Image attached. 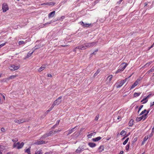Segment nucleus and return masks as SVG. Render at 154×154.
<instances>
[{
    "label": "nucleus",
    "mask_w": 154,
    "mask_h": 154,
    "mask_svg": "<svg viewBox=\"0 0 154 154\" xmlns=\"http://www.w3.org/2000/svg\"><path fill=\"white\" fill-rule=\"evenodd\" d=\"M96 44L95 42H93L91 43H86L84 45L79 46L76 47L74 50L73 51H75L77 49H79L82 50L86 49L87 48L91 47Z\"/></svg>",
    "instance_id": "1"
},
{
    "label": "nucleus",
    "mask_w": 154,
    "mask_h": 154,
    "mask_svg": "<svg viewBox=\"0 0 154 154\" xmlns=\"http://www.w3.org/2000/svg\"><path fill=\"white\" fill-rule=\"evenodd\" d=\"M24 143L22 142L20 143V142H18L17 143H14L13 145V147H16L17 149H20L22 148L24 145Z\"/></svg>",
    "instance_id": "2"
},
{
    "label": "nucleus",
    "mask_w": 154,
    "mask_h": 154,
    "mask_svg": "<svg viewBox=\"0 0 154 154\" xmlns=\"http://www.w3.org/2000/svg\"><path fill=\"white\" fill-rule=\"evenodd\" d=\"M62 98V96H60L55 100L52 104L53 106H54L56 105H58L60 104L61 102V99Z\"/></svg>",
    "instance_id": "3"
},
{
    "label": "nucleus",
    "mask_w": 154,
    "mask_h": 154,
    "mask_svg": "<svg viewBox=\"0 0 154 154\" xmlns=\"http://www.w3.org/2000/svg\"><path fill=\"white\" fill-rule=\"evenodd\" d=\"M29 121V119H25L22 118L21 119H15L14 120V122L15 123L20 124L24 122H28Z\"/></svg>",
    "instance_id": "4"
},
{
    "label": "nucleus",
    "mask_w": 154,
    "mask_h": 154,
    "mask_svg": "<svg viewBox=\"0 0 154 154\" xmlns=\"http://www.w3.org/2000/svg\"><path fill=\"white\" fill-rule=\"evenodd\" d=\"M123 64H125V65L123 66H121L120 68L116 72V73H118L120 72L123 71L124 70L127 66V64L125 63H123L121 64V65Z\"/></svg>",
    "instance_id": "5"
},
{
    "label": "nucleus",
    "mask_w": 154,
    "mask_h": 154,
    "mask_svg": "<svg viewBox=\"0 0 154 154\" xmlns=\"http://www.w3.org/2000/svg\"><path fill=\"white\" fill-rule=\"evenodd\" d=\"M128 80V78H126L124 80L121 81L119 84H116V88H119L121 87Z\"/></svg>",
    "instance_id": "6"
},
{
    "label": "nucleus",
    "mask_w": 154,
    "mask_h": 154,
    "mask_svg": "<svg viewBox=\"0 0 154 154\" xmlns=\"http://www.w3.org/2000/svg\"><path fill=\"white\" fill-rule=\"evenodd\" d=\"M20 67V66H17L14 65H12L9 67V69L11 70L14 71L18 69Z\"/></svg>",
    "instance_id": "7"
},
{
    "label": "nucleus",
    "mask_w": 154,
    "mask_h": 154,
    "mask_svg": "<svg viewBox=\"0 0 154 154\" xmlns=\"http://www.w3.org/2000/svg\"><path fill=\"white\" fill-rule=\"evenodd\" d=\"M2 9L3 12H5L8 10V7L7 4L5 3L2 5Z\"/></svg>",
    "instance_id": "8"
},
{
    "label": "nucleus",
    "mask_w": 154,
    "mask_h": 154,
    "mask_svg": "<svg viewBox=\"0 0 154 154\" xmlns=\"http://www.w3.org/2000/svg\"><path fill=\"white\" fill-rule=\"evenodd\" d=\"M147 116H146V114H144L141 116L140 117H137L136 119V121L137 122H138L142 120L143 118V120H144L146 118H147Z\"/></svg>",
    "instance_id": "9"
},
{
    "label": "nucleus",
    "mask_w": 154,
    "mask_h": 154,
    "mask_svg": "<svg viewBox=\"0 0 154 154\" xmlns=\"http://www.w3.org/2000/svg\"><path fill=\"white\" fill-rule=\"evenodd\" d=\"M79 23L82 26L85 27H87L89 26L91 24L88 23H85L84 22L82 21H81Z\"/></svg>",
    "instance_id": "10"
},
{
    "label": "nucleus",
    "mask_w": 154,
    "mask_h": 154,
    "mask_svg": "<svg viewBox=\"0 0 154 154\" xmlns=\"http://www.w3.org/2000/svg\"><path fill=\"white\" fill-rule=\"evenodd\" d=\"M55 11H53L50 12L48 14V17L49 18L53 17L55 15Z\"/></svg>",
    "instance_id": "11"
},
{
    "label": "nucleus",
    "mask_w": 154,
    "mask_h": 154,
    "mask_svg": "<svg viewBox=\"0 0 154 154\" xmlns=\"http://www.w3.org/2000/svg\"><path fill=\"white\" fill-rule=\"evenodd\" d=\"M77 126L73 128H72L71 130H70L68 131V133L67 135H69V134H71V133L72 132L74 131H75L76 130V127Z\"/></svg>",
    "instance_id": "12"
},
{
    "label": "nucleus",
    "mask_w": 154,
    "mask_h": 154,
    "mask_svg": "<svg viewBox=\"0 0 154 154\" xmlns=\"http://www.w3.org/2000/svg\"><path fill=\"white\" fill-rule=\"evenodd\" d=\"M43 143H45V142L43 140L37 141L35 143V144L37 145H40Z\"/></svg>",
    "instance_id": "13"
},
{
    "label": "nucleus",
    "mask_w": 154,
    "mask_h": 154,
    "mask_svg": "<svg viewBox=\"0 0 154 154\" xmlns=\"http://www.w3.org/2000/svg\"><path fill=\"white\" fill-rule=\"evenodd\" d=\"M84 149V148H83L82 147H79L76 150V152L77 153H79L83 151V149Z\"/></svg>",
    "instance_id": "14"
},
{
    "label": "nucleus",
    "mask_w": 154,
    "mask_h": 154,
    "mask_svg": "<svg viewBox=\"0 0 154 154\" xmlns=\"http://www.w3.org/2000/svg\"><path fill=\"white\" fill-rule=\"evenodd\" d=\"M55 4V3L53 2H51L45 3L43 4L42 5H54Z\"/></svg>",
    "instance_id": "15"
},
{
    "label": "nucleus",
    "mask_w": 154,
    "mask_h": 154,
    "mask_svg": "<svg viewBox=\"0 0 154 154\" xmlns=\"http://www.w3.org/2000/svg\"><path fill=\"white\" fill-rule=\"evenodd\" d=\"M45 65H43L40 68L38 69V71L39 72H41L43 71L45 68Z\"/></svg>",
    "instance_id": "16"
},
{
    "label": "nucleus",
    "mask_w": 154,
    "mask_h": 154,
    "mask_svg": "<svg viewBox=\"0 0 154 154\" xmlns=\"http://www.w3.org/2000/svg\"><path fill=\"white\" fill-rule=\"evenodd\" d=\"M138 84V83H137V81H135L134 83L132 85L131 88H130V90H131L133 88L135 87Z\"/></svg>",
    "instance_id": "17"
},
{
    "label": "nucleus",
    "mask_w": 154,
    "mask_h": 154,
    "mask_svg": "<svg viewBox=\"0 0 154 154\" xmlns=\"http://www.w3.org/2000/svg\"><path fill=\"white\" fill-rule=\"evenodd\" d=\"M17 76V75H11L10 76L9 78H7V79H8V80H9L10 79H12L16 77Z\"/></svg>",
    "instance_id": "18"
},
{
    "label": "nucleus",
    "mask_w": 154,
    "mask_h": 154,
    "mask_svg": "<svg viewBox=\"0 0 154 154\" xmlns=\"http://www.w3.org/2000/svg\"><path fill=\"white\" fill-rule=\"evenodd\" d=\"M149 136H147V137H145L143 140L142 141L141 143V145H143L145 143V141L148 139Z\"/></svg>",
    "instance_id": "19"
},
{
    "label": "nucleus",
    "mask_w": 154,
    "mask_h": 154,
    "mask_svg": "<svg viewBox=\"0 0 154 154\" xmlns=\"http://www.w3.org/2000/svg\"><path fill=\"white\" fill-rule=\"evenodd\" d=\"M30 149L31 147H29L27 149L25 150V152L27 153L28 154H31Z\"/></svg>",
    "instance_id": "20"
},
{
    "label": "nucleus",
    "mask_w": 154,
    "mask_h": 154,
    "mask_svg": "<svg viewBox=\"0 0 154 154\" xmlns=\"http://www.w3.org/2000/svg\"><path fill=\"white\" fill-rule=\"evenodd\" d=\"M43 152H42V150L41 149H40L39 150H37L35 152V154H42Z\"/></svg>",
    "instance_id": "21"
},
{
    "label": "nucleus",
    "mask_w": 154,
    "mask_h": 154,
    "mask_svg": "<svg viewBox=\"0 0 154 154\" xmlns=\"http://www.w3.org/2000/svg\"><path fill=\"white\" fill-rule=\"evenodd\" d=\"M104 146H100L98 148V150L99 151V152H101L104 150Z\"/></svg>",
    "instance_id": "22"
},
{
    "label": "nucleus",
    "mask_w": 154,
    "mask_h": 154,
    "mask_svg": "<svg viewBox=\"0 0 154 154\" xmlns=\"http://www.w3.org/2000/svg\"><path fill=\"white\" fill-rule=\"evenodd\" d=\"M134 123V120L133 119L131 120L129 122L128 125L130 126H131L133 125Z\"/></svg>",
    "instance_id": "23"
},
{
    "label": "nucleus",
    "mask_w": 154,
    "mask_h": 154,
    "mask_svg": "<svg viewBox=\"0 0 154 154\" xmlns=\"http://www.w3.org/2000/svg\"><path fill=\"white\" fill-rule=\"evenodd\" d=\"M147 98H146V97L144 98H143V99H142L141 101V102H143V101H144V102H143V104H145V103H147V102L148 101V100L147 99Z\"/></svg>",
    "instance_id": "24"
},
{
    "label": "nucleus",
    "mask_w": 154,
    "mask_h": 154,
    "mask_svg": "<svg viewBox=\"0 0 154 154\" xmlns=\"http://www.w3.org/2000/svg\"><path fill=\"white\" fill-rule=\"evenodd\" d=\"M88 145L91 147H94L96 146V144L92 143H88Z\"/></svg>",
    "instance_id": "25"
},
{
    "label": "nucleus",
    "mask_w": 154,
    "mask_h": 154,
    "mask_svg": "<svg viewBox=\"0 0 154 154\" xmlns=\"http://www.w3.org/2000/svg\"><path fill=\"white\" fill-rule=\"evenodd\" d=\"M95 133H96L95 132H94V133H91L90 134L88 135H87V137L89 138H91L92 136H93V135L95 134Z\"/></svg>",
    "instance_id": "26"
},
{
    "label": "nucleus",
    "mask_w": 154,
    "mask_h": 154,
    "mask_svg": "<svg viewBox=\"0 0 154 154\" xmlns=\"http://www.w3.org/2000/svg\"><path fill=\"white\" fill-rule=\"evenodd\" d=\"M141 94L140 93H136L135 92L134 93V97H137L139 96Z\"/></svg>",
    "instance_id": "27"
},
{
    "label": "nucleus",
    "mask_w": 154,
    "mask_h": 154,
    "mask_svg": "<svg viewBox=\"0 0 154 154\" xmlns=\"http://www.w3.org/2000/svg\"><path fill=\"white\" fill-rule=\"evenodd\" d=\"M112 75H110L107 78V79L108 80V81L109 82L110 81L112 80Z\"/></svg>",
    "instance_id": "28"
},
{
    "label": "nucleus",
    "mask_w": 154,
    "mask_h": 154,
    "mask_svg": "<svg viewBox=\"0 0 154 154\" xmlns=\"http://www.w3.org/2000/svg\"><path fill=\"white\" fill-rule=\"evenodd\" d=\"M48 135L46 133L44 134V135H43L41 137V138L42 139H44L46 137H48Z\"/></svg>",
    "instance_id": "29"
},
{
    "label": "nucleus",
    "mask_w": 154,
    "mask_h": 154,
    "mask_svg": "<svg viewBox=\"0 0 154 154\" xmlns=\"http://www.w3.org/2000/svg\"><path fill=\"white\" fill-rule=\"evenodd\" d=\"M33 52H34V51H33L31 53L29 52L27 54V55L26 56V57L27 58H28L30 56H31V55L32 54Z\"/></svg>",
    "instance_id": "30"
},
{
    "label": "nucleus",
    "mask_w": 154,
    "mask_h": 154,
    "mask_svg": "<svg viewBox=\"0 0 154 154\" xmlns=\"http://www.w3.org/2000/svg\"><path fill=\"white\" fill-rule=\"evenodd\" d=\"M125 131L124 130H122L120 133V134L123 136L125 135Z\"/></svg>",
    "instance_id": "31"
},
{
    "label": "nucleus",
    "mask_w": 154,
    "mask_h": 154,
    "mask_svg": "<svg viewBox=\"0 0 154 154\" xmlns=\"http://www.w3.org/2000/svg\"><path fill=\"white\" fill-rule=\"evenodd\" d=\"M54 107V106H53V105H52L51 106L50 108H49V109L48 110H47L46 111V112L48 113V112H50L51 110H52V109Z\"/></svg>",
    "instance_id": "32"
},
{
    "label": "nucleus",
    "mask_w": 154,
    "mask_h": 154,
    "mask_svg": "<svg viewBox=\"0 0 154 154\" xmlns=\"http://www.w3.org/2000/svg\"><path fill=\"white\" fill-rule=\"evenodd\" d=\"M129 139V138H127V139L125 140L123 142V144L124 145H125L127 143L128 141V140Z\"/></svg>",
    "instance_id": "33"
},
{
    "label": "nucleus",
    "mask_w": 154,
    "mask_h": 154,
    "mask_svg": "<svg viewBox=\"0 0 154 154\" xmlns=\"http://www.w3.org/2000/svg\"><path fill=\"white\" fill-rule=\"evenodd\" d=\"M25 43V42H24V41H20L19 42L18 44L19 45H21L22 44H24Z\"/></svg>",
    "instance_id": "34"
},
{
    "label": "nucleus",
    "mask_w": 154,
    "mask_h": 154,
    "mask_svg": "<svg viewBox=\"0 0 154 154\" xmlns=\"http://www.w3.org/2000/svg\"><path fill=\"white\" fill-rule=\"evenodd\" d=\"M152 62H150L148 63H146V64L144 66H146V67H148L149 66L150 64L152 63Z\"/></svg>",
    "instance_id": "35"
},
{
    "label": "nucleus",
    "mask_w": 154,
    "mask_h": 154,
    "mask_svg": "<svg viewBox=\"0 0 154 154\" xmlns=\"http://www.w3.org/2000/svg\"><path fill=\"white\" fill-rule=\"evenodd\" d=\"M154 70V66L152 67V68L148 71L147 72V73H149L151 72H152Z\"/></svg>",
    "instance_id": "36"
},
{
    "label": "nucleus",
    "mask_w": 154,
    "mask_h": 154,
    "mask_svg": "<svg viewBox=\"0 0 154 154\" xmlns=\"http://www.w3.org/2000/svg\"><path fill=\"white\" fill-rule=\"evenodd\" d=\"M137 140V137L135 138L132 140V144H133Z\"/></svg>",
    "instance_id": "37"
},
{
    "label": "nucleus",
    "mask_w": 154,
    "mask_h": 154,
    "mask_svg": "<svg viewBox=\"0 0 154 154\" xmlns=\"http://www.w3.org/2000/svg\"><path fill=\"white\" fill-rule=\"evenodd\" d=\"M147 111V110L146 109H144L143 111H142L141 113L139 115L140 116L144 114L145 112Z\"/></svg>",
    "instance_id": "38"
},
{
    "label": "nucleus",
    "mask_w": 154,
    "mask_h": 154,
    "mask_svg": "<svg viewBox=\"0 0 154 154\" xmlns=\"http://www.w3.org/2000/svg\"><path fill=\"white\" fill-rule=\"evenodd\" d=\"M129 144H127L125 147V149L127 151H128V150L129 149Z\"/></svg>",
    "instance_id": "39"
},
{
    "label": "nucleus",
    "mask_w": 154,
    "mask_h": 154,
    "mask_svg": "<svg viewBox=\"0 0 154 154\" xmlns=\"http://www.w3.org/2000/svg\"><path fill=\"white\" fill-rule=\"evenodd\" d=\"M51 134L52 135L54 134L56 132V131H50Z\"/></svg>",
    "instance_id": "40"
},
{
    "label": "nucleus",
    "mask_w": 154,
    "mask_h": 154,
    "mask_svg": "<svg viewBox=\"0 0 154 154\" xmlns=\"http://www.w3.org/2000/svg\"><path fill=\"white\" fill-rule=\"evenodd\" d=\"M153 133H154V132H153V131H152L150 134L149 136H148L149 137H152V136L153 134Z\"/></svg>",
    "instance_id": "41"
},
{
    "label": "nucleus",
    "mask_w": 154,
    "mask_h": 154,
    "mask_svg": "<svg viewBox=\"0 0 154 154\" xmlns=\"http://www.w3.org/2000/svg\"><path fill=\"white\" fill-rule=\"evenodd\" d=\"M142 79V78H140L138 79L136 81H137V83H138V82L141 80Z\"/></svg>",
    "instance_id": "42"
},
{
    "label": "nucleus",
    "mask_w": 154,
    "mask_h": 154,
    "mask_svg": "<svg viewBox=\"0 0 154 154\" xmlns=\"http://www.w3.org/2000/svg\"><path fill=\"white\" fill-rule=\"evenodd\" d=\"M143 106V105H141L139 108V111H140V110L141 109L142 107Z\"/></svg>",
    "instance_id": "43"
},
{
    "label": "nucleus",
    "mask_w": 154,
    "mask_h": 154,
    "mask_svg": "<svg viewBox=\"0 0 154 154\" xmlns=\"http://www.w3.org/2000/svg\"><path fill=\"white\" fill-rule=\"evenodd\" d=\"M1 131L2 132H5V129L4 128L2 127L1 128Z\"/></svg>",
    "instance_id": "44"
},
{
    "label": "nucleus",
    "mask_w": 154,
    "mask_h": 154,
    "mask_svg": "<svg viewBox=\"0 0 154 154\" xmlns=\"http://www.w3.org/2000/svg\"><path fill=\"white\" fill-rule=\"evenodd\" d=\"M101 137H97V141H98L101 139Z\"/></svg>",
    "instance_id": "45"
},
{
    "label": "nucleus",
    "mask_w": 154,
    "mask_h": 154,
    "mask_svg": "<svg viewBox=\"0 0 154 154\" xmlns=\"http://www.w3.org/2000/svg\"><path fill=\"white\" fill-rule=\"evenodd\" d=\"M152 95V94H149L146 97L147 98V99L149 98L150 96Z\"/></svg>",
    "instance_id": "46"
},
{
    "label": "nucleus",
    "mask_w": 154,
    "mask_h": 154,
    "mask_svg": "<svg viewBox=\"0 0 154 154\" xmlns=\"http://www.w3.org/2000/svg\"><path fill=\"white\" fill-rule=\"evenodd\" d=\"M57 125V124H55L53 126V127H52V129H54L56 127Z\"/></svg>",
    "instance_id": "47"
},
{
    "label": "nucleus",
    "mask_w": 154,
    "mask_h": 154,
    "mask_svg": "<svg viewBox=\"0 0 154 154\" xmlns=\"http://www.w3.org/2000/svg\"><path fill=\"white\" fill-rule=\"evenodd\" d=\"M153 105H154V101L152 103H151L150 106V107H151L152 106H153Z\"/></svg>",
    "instance_id": "48"
},
{
    "label": "nucleus",
    "mask_w": 154,
    "mask_h": 154,
    "mask_svg": "<svg viewBox=\"0 0 154 154\" xmlns=\"http://www.w3.org/2000/svg\"><path fill=\"white\" fill-rule=\"evenodd\" d=\"M150 110V109H149L148 110H147V111H146L147 112L145 114H146L147 116V115L148 113H149Z\"/></svg>",
    "instance_id": "49"
},
{
    "label": "nucleus",
    "mask_w": 154,
    "mask_h": 154,
    "mask_svg": "<svg viewBox=\"0 0 154 154\" xmlns=\"http://www.w3.org/2000/svg\"><path fill=\"white\" fill-rule=\"evenodd\" d=\"M47 76L48 77H52V76L51 74H48Z\"/></svg>",
    "instance_id": "50"
},
{
    "label": "nucleus",
    "mask_w": 154,
    "mask_h": 154,
    "mask_svg": "<svg viewBox=\"0 0 154 154\" xmlns=\"http://www.w3.org/2000/svg\"><path fill=\"white\" fill-rule=\"evenodd\" d=\"M65 18V16H62L61 17V19H64Z\"/></svg>",
    "instance_id": "51"
},
{
    "label": "nucleus",
    "mask_w": 154,
    "mask_h": 154,
    "mask_svg": "<svg viewBox=\"0 0 154 154\" xmlns=\"http://www.w3.org/2000/svg\"><path fill=\"white\" fill-rule=\"evenodd\" d=\"M147 5H148V4H147V2L144 3V7L147 6Z\"/></svg>",
    "instance_id": "52"
},
{
    "label": "nucleus",
    "mask_w": 154,
    "mask_h": 154,
    "mask_svg": "<svg viewBox=\"0 0 154 154\" xmlns=\"http://www.w3.org/2000/svg\"><path fill=\"white\" fill-rule=\"evenodd\" d=\"M123 1V0H120L119 2H118V4H120L121 2Z\"/></svg>",
    "instance_id": "53"
},
{
    "label": "nucleus",
    "mask_w": 154,
    "mask_h": 154,
    "mask_svg": "<svg viewBox=\"0 0 154 154\" xmlns=\"http://www.w3.org/2000/svg\"><path fill=\"white\" fill-rule=\"evenodd\" d=\"M94 141H96V138H95L92 139Z\"/></svg>",
    "instance_id": "54"
},
{
    "label": "nucleus",
    "mask_w": 154,
    "mask_h": 154,
    "mask_svg": "<svg viewBox=\"0 0 154 154\" xmlns=\"http://www.w3.org/2000/svg\"><path fill=\"white\" fill-rule=\"evenodd\" d=\"M60 120H58L57 122V123L56 124H57V125H58L59 123L60 122Z\"/></svg>",
    "instance_id": "55"
},
{
    "label": "nucleus",
    "mask_w": 154,
    "mask_h": 154,
    "mask_svg": "<svg viewBox=\"0 0 154 154\" xmlns=\"http://www.w3.org/2000/svg\"><path fill=\"white\" fill-rule=\"evenodd\" d=\"M152 46H151L150 47H148V50H149L151 48H152Z\"/></svg>",
    "instance_id": "56"
},
{
    "label": "nucleus",
    "mask_w": 154,
    "mask_h": 154,
    "mask_svg": "<svg viewBox=\"0 0 154 154\" xmlns=\"http://www.w3.org/2000/svg\"><path fill=\"white\" fill-rule=\"evenodd\" d=\"M1 146L0 145V154H2V152H1Z\"/></svg>",
    "instance_id": "57"
},
{
    "label": "nucleus",
    "mask_w": 154,
    "mask_h": 154,
    "mask_svg": "<svg viewBox=\"0 0 154 154\" xmlns=\"http://www.w3.org/2000/svg\"><path fill=\"white\" fill-rule=\"evenodd\" d=\"M124 152L123 151H121L120 153V154H123Z\"/></svg>",
    "instance_id": "58"
},
{
    "label": "nucleus",
    "mask_w": 154,
    "mask_h": 154,
    "mask_svg": "<svg viewBox=\"0 0 154 154\" xmlns=\"http://www.w3.org/2000/svg\"><path fill=\"white\" fill-rule=\"evenodd\" d=\"M7 79H3V81H4V82H6L7 81Z\"/></svg>",
    "instance_id": "59"
},
{
    "label": "nucleus",
    "mask_w": 154,
    "mask_h": 154,
    "mask_svg": "<svg viewBox=\"0 0 154 154\" xmlns=\"http://www.w3.org/2000/svg\"><path fill=\"white\" fill-rule=\"evenodd\" d=\"M1 95L3 97V98H4V99L5 100V96H4V95H3L2 94H1Z\"/></svg>",
    "instance_id": "60"
},
{
    "label": "nucleus",
    "mask_w": 154,
    "mask_h": 154,
    "mask_svg": "<svg viewBox=\"0 0 154 154\" xmlns=\"http://www.w3.org/2000/svg\"><path fill=\"white\" fill-rule=\"evenodd\" d=\"M152 131H153V132H154V127L152 128Z\"/></svg>",
    "instance_id": "61"
},
{
    "label": "nucleus",
    "mask_w": 154,
    "mask_h": 154,
    "mask_svg": "<svg viewBox=\"0 0 154 154\" xmlns=\"http://www.w3.org/2000/svg\"><path fill=\"white\" fill-rule=\"evenodd\" d=\"M121 119V117L120 116H118V118H117V119Z\"/></svg>",
    "instance_id": "62"
},
{
    "label": "nucleus",
    "mask_w": 154,
    "mask_h": 154,
    "mask_svg": "<svg viewBox=\"0 0 154 154\" xmlns=\"http://www.w3.org/2000/svg\"><path fill=\"white\" fill-rule=\"evenodd\" d=\"M61 131V130H58V131H56V132L57 133H58V132H59V131Z\"/></svg>",
    "instance_id": "63"
},
{
    "label": "nucleus",
    "mask_w": 154,
    "mask_h": 154,
    "mask_svg": "<svg viewBox=\"0 0 154 154\" xmlns=\"http://www.w3.org/2000/svg\"><path fill=\"white\" fill-rule=\"evenodd\" d=\"M50 154V152H46L44 154Z\"/></svg>",
    "instance_id": "64"
}]
</instances>
